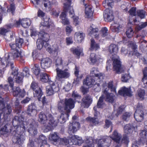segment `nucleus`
I'll return each instance as SVG.
<instances>
[{"label": "nucleus", "instance_id": "f257e3e1", "mask_svg": "<svg viewBox=\"0 0 147 147\" xmlns=\"http://www.w3.org/2000/svg\"><path fill=\"white\" fill-rule=\"evenodd\" d=\"M68 63L63 59L62 57H59L55 61L56 67V78L58 81H61L63 79L68 78L70 76V73L68 68L65 67L68 65Z\"/></svg>", "mask_w": 147, "mask_h": 147}, {"label": "nucleus", "instance_id": "f03ea898", "mask_svg": "<svg viewBox=\"0 0 147 147\" xmlns=\"http://www.w3.org/2000/svg\"><path fill=\"white\" fill-rule=\"evenodd\" d=\"M105 83L103 84V98H105L106 100L109 102H112L115 99V94H117L116 87L113 84L112 82H109L108 84Z\"/></svg>", "mask_w": 147, "mask_h": 147}, {"label": "nucleus", "instance_id": "7ed1b4c3", "mask_svg": "<svg viewBox=\"0 0 147 147\" xmlns=\"http://www.w3.org/2000/svg\"><path fill=\"white\" fill-rule=\"evenodd\" d=\"M38 38L36 41L37 48L40 50L43 47L45 48L47 51L50 53L52 52L53 49L51 48L50 46L47 43L49 38V34L45 33L43 31H41L38 33Z\"/></svg>", "mask_w": 147, "mask_h": 147}, {"label": "nucleus", "instance_id": "20e7f679", "mask_svg": "<svg viewBox=\"0 0 147 147\" xmlns=\"http://www.w3.org/2000/svg\"><path fill=\"white\" fill-rule=\"evenodd\" d=\"M38 120L42 124H46L45 126L46 128L44 129L45 132L49 131L51 127L57 125V123L55 121L51 115H49L47 118V115L43 112L40 113L39 114Z\"/></svg>", "mask_w": 147, "mask_h": 147}, {"label": "nucleus", "instance_id": "39448f33", "mask_svg": "<svg viewBox=\"0 0 147 147\" xmlns=\"http://www.w3.org/2000/svg\"><path fill=\"white\" fill-rule=\"evenodd\" d=\"M75 102L71 98L65 99L59 101L57 108L60 112L69 113L71 110L74 107Z\"/></svg>", "mask_w": 147, "mask_h": 147}, {"label": "nucleus", "instance_id": "423d86ee", "mask_svg": "<svg viewBox=\"0 0 147 147\" xmlns=\"http://www.w3.org/2000/svg\"><path fill=\"white\" fill-rule=\"evenodd\" d=\"M71 0H65L64 3V11H69V16L71 18H73V23L75 26L80 25L81 22V20L78 16H74L75 13L72 6L70 5Z\"/></svg>", "mask_w": 147, "mask_h": 147}, {"label": "nucleus", "instance_id": "0eeeda50", "mask_svg": "<svg viewBox=\"0 0 147 147\" xmlns=\"http://www.w3.org/2000/svg\"><path fill=\"white\" fill-rule=\"evenodd\" d=\"M98 82L97 80L95 81L92 77L88 76L84 80L83 84L90 87H91L94 84V90L95 91L98 92L100 90V84Z\"/></svg>", "mask_w": 147, "mask_h": 147}, {"label": "nucleus", "instance_id": "6e6552de", "mask_svg": "<svg viewBox=\"0 0 147 147\" xmlns=\"http://www.w3.org/2000/svg\"><path fill=\"white\" fill-rule=\"evenodd\" d=\"M144 107L142 104L139 103L136 107V110L134 114L135 119L138 122H141L144 119Z\"/></svg>", "mask_w": 147, "mask_h": 147}, {"label": "nucleus", "instance_id": "1a4fd4ad", "mask_svg": "<svg viewBox=\"0 0 147 147\" xmlns=\"http://www.w3.org/2000/svg\"><path fill=\"white\" fill-rule=\"evenodd\" d=\"M4 58L7 62H9V60H13L14 59H17L18 60H24L23 56L21 54L20 50L14 51L13 53H6L4 56Z\"/></svg>", "mask_w": 147, "mask_h": 147}, {"label": "nucleus", "instance_id": "9d476101", "mask_svg": "<svg viewBox=\"0 0 147 147\" xmlns=\"http://www.w3.org/2000/svg\"><path fill=\"white\" fill-rule=\"evenodd\" d=\"M50 85L47 86L46 88V93L48 96H51L59 90V87L56 85L52 81H49Z\"/></svg>", "mask_w": 147, "mask_h": 147}, {"label": "nucleus", "instance_id": "9b49d317", "mask_svg": "<svg viewBox=\"0 0 147 147\" xmlns=\"http://www.w3.org/2000/svg\"><path fill=\"white\" fill-rule=\"evenodd\" d=\"M1 107L2 113H3L4 117L5 115L9 114L11 112V109L10 105L7 104L5 102L4 99H1Z\"/></svg>", "mask_w": 147, "mask_h": 147}, {"label": "nucleus", "instance_id": "f8f14e48", "mask_svg": "<svg viewBox=\"0 0 147 147\" xmlns=\"http://www.w3.org/2000/svg\"><path fill=\"white\" fill-rule=\"evenodd\" d=\"M31 88L34 91V96L35 97H37L39 101H40V98L42 94L41 90L38 86L37 84L33 82L30 86Z\"/></svg>", "mask_w": 147, "mask_h": 147}, {"label": "nucleus", "instance_id": "ddd939ff", "mask_svg": "<svg viewBox=\"0 0 147 147\" xmlns=\"http://www.w3.org/2000/svg\"><path fill=\"white\" fill-rule=\"evenodd\" d=\"M113 69L119 74L123 72L124 71V68L121 66V62L119 58L114 59Z\"/></svg>", "mask_w": 147, "mask_h": 147}, {"label": "nucleus", "instance_id": "4468645a", "mask_svg": "<svg viewBox=\"0 0 147 147\" xmlns=\"http://www.w3.org/2000/svg\"><path fill=\"white\" fill-rule=\"evenodd\" d=\"M136 8L135 7H132L128 11L129 13L131 16H138L140 17L141 19L143 18L145 16V12L141 10H138L136 11Z\"/></svg>", "mask_w": 147, "mask_h": 147}, {"label": "nucleus", "instance_id": "2eb2a0df", "mask_svg": "<svg viewBox=\"0 0 147 147\" xmlns=\"http://www.w3.org/2000/svg\"><path fill=\"white\" fill-rule=\"evenodd\" d=\"M111 142V140L109 137L99 139L98 140L97 147H108Z\"/></svg>", "mask_w": 147, "mask_h": 147}, {"label": "nucleus", "instance_id": "dca6fc26", "mask_svg": "<svg viewBox=\"0 0 147 147\" xmlns=\"http://www.w3.org/2000/svg\"><path fill=\"white\" fill-rule=\"evenodd\" d=\"M90 75L91 77H95L96 79L97 80L98 82H100L103 79V76L101 73H100L98 69L96 68H93L90 71Z\"/></svg>", "mask_w": 147, "mask_h": 147}, {"label": "nucleus", "instance_id": "f3484780", "mask_svg": "<svg viewBox=\"0 0 147 147\" xmlns=\"http://www.w3.org/2000/svg\"><path fill=\"white\" fill-rule=\"evenodd\" d=\"M103 95H102L99 99L97 104V107H94V109L95 111L94 114L95 117H96L99 114V113L97 111V108H103L106 106L105 104L103 101Z\"/></svg>", "mask_w": 147, "mask_h": 147}, {"label": "nucleus", "instance_id": "a211bd4d", "mask_svg": "<svg viewBox=\"0 0 147 147\" xmlns=\"http://www.w3.org/2000/svg\"><path fill=\"white\" fill-rule=\"evenodd\" d=\"M69 140L70 142L69 141V142L71 145L75 144L80 146L83 142L82 138L77 136H72L70 137Z\"/></svg>", "mask_w": 147, "mask_h": 147}, {"label": "nucleus", "instance_id": "6ab92c4d", "mask_svg": "<svg viewBox=\"0 0 147 147\" xmlns=\"http://www.w3.org/2000/svg\"><path fill=\"white\" fill-rule=\"evenodd\" d=\"M80 124L77 122H73L70 123L68 128V132L69 134L74 133L79 129Z\"/></svg>", "mask_w": 147, "mask_h": 147}, {"label": "nucleus", "instance_id": "aec40b11", "mask_svg": "<svg viewBox=\"0 0 147 147\" xmlns=\"http://www.w3.org/2000/svg\"><path fill=\"white\" fill-rule=\"evenodd\" d=\"M112 10L107 9H105L103 13V17L105 21H111L114 19Z\"/></svg>", "mask_w": 147, "mask_h": 147}, {"label": "nucleus", "instance_id": "412c9836", "mask_svg": "<svg viewBox=\"0 0 147 147\" xmlns=\"http://www.w3.org/2000/svg\"><path fill=\"white\" fill-rule=\"evenodd\" d=\"M88 61L90 63L94 64L98 61L102 62L103 59L100 55L91 53L90 57L88 59Z\"/></svg>", "mask_w": 147, "mask_h": 147}, {"label": "nucleus", "instance_id": "4be33fe9", "mask_svg": "<svg viewBox=\"0 0 147 147\" xmlns=\"http://www.w3.org/2000/svg\"><path fill=\"white\" fill-rule=\"evenodd\" d=\"M27 113L30 116H33L36 115L37 113L36 107L34 103L29 105L28 107Z\"/></svg>", "mask_w": 147, "mask_h": 147}, {"label": "nucleus", "instance_id": "5701e85b", "mask_svg": "<svg viewBox=\"0 0 147 147\" xmlns=\"http://www.w3.org/2000/svg\"><path fill=\"white\" fill-rule=\"evenodd\" d=\"M12 92L14 96H17L19 95V96L22 98L26 94L24 90H21L19 87H12Z\"/></svg>", "mask_w": 147, "mask_h": 147}, {"label": "nucleus", "instance_id": "b1692460", "mask_svg": "<svg viewBox=\"0 0 147 147\" xmlns=\"http://www.w3.org/2000/svg\"><path fill=\"white\" fill-rule=\"evenodd\" d=\"M49 139L52 143L55 145H57L59 141V137L57 133L54 132L49 135Z\"/></svg>", "mask_w": 147, "mask_h": 147}, {"label": "nucleus", "instance_id": "393cba45", "mask_svg": "<svg viewBox=\"0 0 147 147\" xmlns=\"http://www.w3.org/2000/svg\"><path fill=\"white\" fill-rule=\"evenodd\" d=\"M12 75L13 76L14 79L16 83H21L22 82L24 76L21 72H18L16 70L12 72Z\"/></svg>", "mask_w": 147, "mask_h": 147}, {"label": "nucleus", "instance_id": "a878e982", "mask_svg": "<svg viewBox=\"0 0 147 147\" xmlns=\"http://www.w3.org/2000/svg\"><path fill=\"white\" fill-rule=\"evenodd\" d=\"M24 140V137L23 135L16 133L14 135L13 138V141L14 143L21 145L23 143Z\"/></svg>", "mask_w": 147, "mask_h": 147}, {"label": "nucleus", "instance_id": "bb28decb", "mask_svg": "<svg viewBox=\"0 0 147 147\" xmlns=\"http://www.w3.org/2000/svg\"><path fill=\"white\" fill-rule=\"evenodd\" d=\"M81 106L85 108H88L92 101V98L89 95L85 96L82 99Z\"/></svg>", "mask_w": 147, "mask_h": 147}, {"label": "nucleus", "instance_id": "cd10ccee", "mask_svg": "<svg viewBox=\"0 0 147 147\" xmlns=\"http://www.w3.org/2000/svg\"><path fill=\"white\" fill-rule=\"evenodd\" d=\"M7 7L1 8V14L2 16H5L7 14V12L10 11H11L13 13L15 9V5L13 3H11L9 8H7Z\"/></svg>", "mask_w": 147, "mask_h": 147}, {"label": "nucleus", "instance_id": "c85d7f7f", "mask_svg": "<svg viewBox=\"0 0 147 147\" xmlns=\"http://www.w3.org/2000/svg\"><path fill=\"white\" fill-rule=\"evenodd\" d=\"M51 61L48 58L43 59L41 61V66L42 68L46 69L50 67Z\"/></svg>", "mask_w": 147, "mask_h": 147}, {"label": "nucleus", "instance_id": "c756f323", "mask_svg": "<svg viewBox=\"0 0 147 147\" xmlns=\"http://www.w3.org/2000/svg\"><path fill=\"white\" fill-rule=\"evenodd\" d=\"M54 26V24L51 22L42 21L40 24V30L45 31L48 28L53 27Z\"/></svg>", "mask_w": 147, "mask_h": 147}, {"label": "nucleus", "instance_id": "7c9ffc66", "mask_svg": "<svg viewBox=\"0 0 147 147\" xmlns=\"http://www.w3.org/2000/svg\"><path fill=\"white\" fill-rule=\"evenodd\" d=\"M119 93L123 96H132V93L130 88H127L125 87H123L121 89L119 90Z\"/></svg>", "mask_w": 147, "mask_h": 147}, {"label": "nucleus", "instance_id": "2f4dec72", "mask_svg": "<svg viewBox=\"0 0 147 147\" xmlns=\"http://www.w3.org/2000/svg\"><path fill=\"white\" fill-rule=\"evenodd\" d=\"M121 137V135L118 133L116 130L113 132L112 135L110 137L115 142L119 144L120 143Z\"/></svg>", "mask_w": 147, "mask_h": 147}, {"label": "nucleus", "instance_id": "473e14b6", "mask_svg": "<svg viewBox=\"0 0 147 147\" xmlns=\"http://www.w3.org/2000/svg\"><path fill=\"white\" fill-rule=\"evenodd\" d=\"M129 48H131L133 50V52H129V54H134L137 57L140 56V54L136 50L137 48V46L134 42H131L129 45Z\"/></svg>", "mask_w": 147, "mask_h": 147}, {"label": "nucleus", "instance_id": "72a5a7b5", "mask_svg": "<svg viewBox=\"0 0 147 147\" xmlns=\"http://www.w3.org/2000/svg\"><path fill=\"white\" fill-rule=\"evenodd\" d=\"M85 36V34L82 32H76L74 34V39L78 42L80 43L84 39Z\"/></svg>", "mask_w": 147, "mask_h": 147}, {"label": "nucleus", "instance_id": "f704fd0d", "mask_svg": "<svg viewBox=\"0 0 147 147\" xmlns=\"http://www.w3.org/2000/svg\"><path fill=\"white\" fill-rule=\"evenodd\" d=\"M64 11L62 12L60 15V18L61 20V22L62 24L64 25H69V20L66 17V13L67 12H69V11L66 12L64 11Z\"/></svg>", "mask_w": 147, "mask_h": 147}, {"label": "nucleus", "instance_id": "c9c22d12", "mask_svg": "<svg viewBox=\"0 0 147 147\" xmlns=\"http://www.w3.org/2000/svg\"><path fill=\"white\" fill-rule=\"evenodd\" d=\"M118 46L115 44H111L108 48V51L113 55L116 54L118 51Z\"/></svg>", "mask_w": 147, "mask_h": 147}, {"label": "nucleus", "instance_id": "e433bc0d", "mask_svg": "<svg viewBox=\"0 0 147 147\" xmlns=\"http://www.w3.org/2000/svg\"><path fill=\"white\" fill-rule=\"evenodd\" d=\"M122 26L117 23L112 24L110 27L111 30L113 32L118 33L121 29Z\"/></svg>", "mask_w": 147, "mask_h": 147}, {"label": "nucleus", "instance_id": "4c0bfd02", "mask_svg": "<svg viewBox=\"0 0 147 147\" xmlns=\"http://www.w3.org/2000/svg\"><path fill=\"white\" fill-rule=\"evenodd\" d=\"M98 31H99L98 29L97 28L95 27L93 25H91L88 29V34L90 36L93 35L94 36Z\"/></svg>", "mask_w": 147, "mask_h": 147}, {"label": "nucleus", "instance_id": "58836bf2", "mask_svg": "<svg viewBox=\"0 0 147 147\" xmlns=\"http://www.w3.org/2000/svg\"><path fill=\"white\" fill-rule=\"evenodd\" d=\"M85 16L86 17L89 18L91 17L93 13V10L91 5H88L86 7L85 9Z\"/></svg>", "mask_w": 147, "mask_h": 147}, {"label": "nucleus", "instance_id": "ea45409f", "mask_svg": "<svg viewBox=\"0 0 147 147\" xmlns=\"http://www.w3.org/2000/svg\"><path fill=\"white\" fill-rule=\"evenodd\" d=\"M137 126L131 125L130 124L126 125L124 127V132L126 134H128L132 132L133 129H135L136 128H137Z\"/></svg>", "mask_w": 147, "mask_h": 147}, {"label": "nucleus", "instance_id": "a19ab883", "mask_svg": "<svg viewBox=\"0 0 147 147\" xmlns=\"http://www.w3.org/2000/svg\"><path fill=\"white\" fill-rule=\"evenodd\" d=\"M41 0H34L36 4L35 5L36 7H37V5H38ZM44 7L46 8H47L50 9L51 6V3L48 0H44L42 2Z\"/></svg>", "mask_w": 147, "mask_h": 147}, {"label": "nucleus", "instance_id": "79ce46f5", "mask_svg": "<svg viewBox=\"0 0 147 147\" xmlns=\"http://www.w3.org/2000/svg\"><path fill=\"white\" fill-rule=\"evenodd\" d=\"M69 113H62L60 117L58 119L59 122L61 123H64L68 119V117L69 116Z\"/></svg>", "mask_w": 147, "mask_h": 147}, {"label": "nucleus", "instance_id": "37998d69", "mask_svg": "<svg viewBox=\"0 0 147 147\" xmlns=\"http://www.w3.org/2000/svg\"><path fill=\"white\" fill-rule=\"evenodd\" d=\"M90 49L91 50H96L99 48L98 44L96 43L94 40L92 38L90 40Z\"/></svg>", "mask_w": 147, "mask_h": 147}, {"label": "nucleus", "instance_id": "c03bdc74", "mask_svg": "<svg viewBox=\"0 0 147 147\" xmlns=\"http://www.w3.org/2000/svg\"><path fill=\"white\" fill-rule=\"evenodd\" d=\"M31 21L29 19L24 18L21 20V24L23 27L27 28L31 24Z\"/></svg>", "mask_w": 147, "mask_h": 147}, {"label": "nucleus", "instance_id": "a18cd8bd", "mask_svg": "<svg viewBox=\"0 0 147 147\" xmlns=\"http://www.w3.org/2000/svg\"><path fill=\"white\" fill-rule=\"evenodd\" d=\"M14 25L11 24H9L5 26L6 29L5 28H1V34L5 35V34L8 31V29L12 28Z\"/></svg>", "mask_w": 147, "mask_h": 147}, {"label": "nucleus", "instance_id": "49530a36", "mask_svg": "<svg viewBox=\"0 0 147 147\" xmlns=\"http://www.w3.org/2000/svg\"><path fill=\"white\" fill-rule=\"evenodd\" d=\"M95 141H96L95 140H93L92 137L90 138L86 141L87 146H84V147H94V146L93 143Z\"/></svg>", "mask_w": 147, "mask_h": 147}, {"label": "nucleus", "instance_id": "de8ad7c7", "mask_svg": "<svg viewBox=\"0 0 147 147\" xmlns=\"http://www.w3.org/2000/svg\"><path fill=\"white\" fill-rule=\"evenodd\" d=\"M41 80L44 82H47L49 80V76L46 73H42L40 75Z\"/></svg>", "mask_w": 147, "mask_h": 147}, {"label": "nucleus", "instance_id": "09e8293b", "mask_svg": "<svg viewBox=\"0 0 147 147\" xmlns=\"http://www.w3.org/2000/svg\"><path fill=\"white\" fill-rule=\"evenodd\" d=\"M33 73L36 76L38 75L40 72V69L39 65L35 64L34 67L32 69Z\"/></svg>", "mask_w": 147, "mask_h": 147}, {"label": "nucleus", "instance_id": "8fccbe9b", "mask_svg": "<svg viewBox=\"0 0 147 147\" xmlns=\"http://www.w3.org/2000/svg\"><path fill=\"white\" fill-rule=\"evenodd\" d=\"M71 51L73 53L79 56L82 51V50L79 47L77 48H72L71 49Z\"/></svg>", "mask_w": 147, "mask_h": 147}, {"label": "nucleus", "instance_id": "3c124183", "mask_svg": "<svg viewBox=\"0 0 147 147\" xmlns=\"http://www.w3.org/2000/svg\"><path fill=\"white\" fill-rule=\"evenodd\" d=\"M138 94L140 99L142 100H143L144 98L145 94V90L144 89H139L138 90Z\"/></svg>", "mask_w": 147, "mask_h": 147}, {"label": "nucleus", "instance_id": "603ef678", "mask_svg": "<svg viewBox=\"0 0 147 147\" xmlns=\"http://www.w3.org/2000/svg\"><path fill=\"white\" fill-rule=\"evenodd\" d=\"M94 37L95 39L98 40L100 42H102L104 40L100 32L99 31L97 32V33L95 34Z\"/></svg>", "mask_w": 147, "mask_h": 147}, {"label": "nucleus", "instance_id": "864d4df0", "mask_svg": "<svg viewBox=\"0 0 147 147\" xmlns=\"http://www.w3.org/2000/svg\"><path fill=\"white\" fill-rule=\"evenodd\" d=\"M100 32L102 37H103L104 39H105V37L108 34V29L105 27L102 28L100 31Z\"/></svg>", "mask_w": 147, "mask_h": 147}, {"label": "nucleus", "instance_id": "5fc2aeb1", "mask_svg": "<svg viewBox=\"0 0 147 147\" xmlns=\"http://www.w3.org/2000/svg\"><path fill=\"white\" fill-rule=\"evenodd\" d=\"M87 120L89 121L90 122L92 123L94 125L98 124V121L97 119L95 117H89L86 118Z\"/></svg>", "mask_w": 147, "mask_h": 147}, {"label": "nucleus", "instance_id": "6e6d98bb", "mask_svg": "<svg viewBox=\"0 0 147 147\" xmlns=\"http://www.w3.org/2000/svg\"><path fill=\"white\" fill-rule=\"evenodd\" d=\"M134 31L131 27L128 28L126 32V35L128 38L131 37L134 34Z\"/></svg>", "mask_w": 147, "mask_h": 147}, {"label": "nucleus", "instance_id": "4d7b16f0", "mask_svg": "<svg viewBox=\"0 0 147 147\" xmlns=\"http://www.w3.org/2000/svg\"><path fill=\"white\" fill-rule=\"evenodd\" d=\"M12 60H9V62H7L6 61V59L4 58V57L2 59V61H3V63H2V65H4V66H5V63H4V61H5V62L6 65L5 66H6L7 65H10L11 66V69H12L13 67V63L11 62V61Z\"/></svg>", "mask_w": 147, "mask_h": 147}, {"label": "nucleus", "instance_id": "13d9d810", "mask_svg": "<svg viewBox=\"0 0 147 147\" xmlns=\"http://www.w3.org/2000/svg\"><path fill=\"white\" fill-rule=\"evenodd\" d=\"M140 136L142 139H145V140L147 142V131H142L140 133Z\"/></svg>", "mask_w": 147, "mask_h": 147}, {"label": "nucleus", "instance_id": "bf43d9fd", "mask_svg": "<svg viewBox=\"0 0 147 147\" xmlns=\"http://www.w3.org/2000/svg\"><path fill=\"white\" fill-rule=\"evenodd\" d=\"M28 131L30 134L32 136H35L37 134V131L35 127H30L28 129Z\"/></svg>", "mask_w": 147, "mask_h": 147}, {"label": "nucleus", "instance_id": "052dcab7", "mask_svg": "<svg viewBox=\"0 0 147 147\" xmlns=\"http://www.w3.org/2000/svg\"><path fill=\"white\" fill-rule=\"evenodd\" d=\"M130 78V77L128 74H125L122 75L121 80L122 82H126Z\"/></svg>", "mask_w": 147, "mask_h": 147}, {"label": "nucleus", "instance_id": "680f3d73", "mask_svg": "<svg viewBox=\"0 0 147 147\" xmlns=\"http://www.w3.org/2000/svg\"><path fill=\"white\" fill-rule=\"evenodd\" d=\"M131 114V113L128 112L124 113L122 116L123 119L125 121L128 120L129 119Z\"/></svg>", "mask_w": 147, "mask_h": 147}, {"label": "nucleus", "instance_id": "e2e57ef3", "mask_svg": "<svg viewBox=\"0 0 147 147\" xmlns=\"http://www.w3.org/2000/svg\"><path fill=\"white\" fill-rule=\"evenodd\" d=\"M16 43L18 47L20 48L23 43V40L22 38H17L16 39Z\"/></svg>", "mask_w": 147, "mask_h": 147}, {"label": "nucleus", "instance_id": "0e129e2a", "mask_svg": "<svg viewBox=\"0 0 147 147\" xmlns=\"http://www.w3.org/2000/svg\"><path fill=\"white\" fill-rule=\"evenodd\" d=\"M130 6V5L129 3H125V4L122 5L121 7L123 10L125 11H127Z\"/></svg>", "mask_w": 147, "mask_h": 147}, {"label": "nucleus", "instance_id": "69168bd1", "mask_svg": "<svg viewBox=\"0 0 147 147\" xmlns=\"http://www.w3.org/2000/svg\"><path fill=\"white\" fill-rule=\"evenodd\" d=\"M68 141L66 138H60L59 141L58 142V143L60 144L66 145L68 143Z\"/></svg>", "mask_w": 147, "mask_h": 147}, {"label": "nucleus", "instance_id": "338daca9", "mask_svg": "<svg viewBox=\"0 0 147 147\" xmlns=\"http://www.w3.org/2000/svg\"><path fill=\"white\" fill-rule=\"evenodd\" d=\"M21 73L23 76L25 77H28L29 76V73L28 69L27 67H25L23 69V71Z\"/></svg>", "mask_w": 147, "mask_h": 147}, {"label": "nucleus", "instance_id": "774afa93", "mask_svg": "<svg viewBox=\"0 0 147 147\" xmlns=\"http://www.w3.org/2000/svg\"><path fill=\"white\" fill-rule=\"evenodd\" d=\"M73 27L70 25L67 26L65 28V30L67 34H69L72 31Z\"/></svg>", "mask_w": 147, "mask_h": 147}]
</instances>
